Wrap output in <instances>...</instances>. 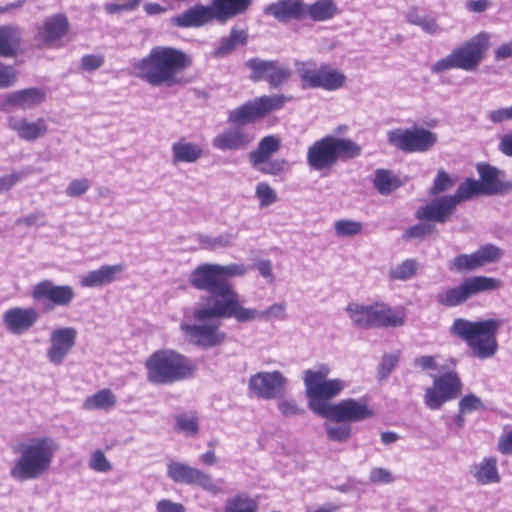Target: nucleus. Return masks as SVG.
I'll use <instances>...</instances> for the list:
<instances>
[{
	"label": "nucleus",
	"mask_w": 512,
	"mask_h": 512,
	"mask_svg": "<svg viewBox=\"0 0 512 512\" xmlns=\"http://www.w3.org/2000/svg\"><path fill=\"white\" fill-rule=\"evenodd\" d=\"M249 267L241 263L226 265L217 263H203L198 265L189 275L190 285L199 290L210 293L202 297L205 302L193 309L196 321L210 319H230L241 295L229 281L233 277H242Z\"/></svg>",
	"instance_id": "f257e3e1"
},
{
	"label": "nucleus",
	"mask_w": 512,
	"mask_h": 512,
	"mask_svg": "<svg viewBox=\"0 0 512 512\" xmlns=\"http://www.w3.org/2000/svg\"><path fill=\"white\" fill-rule=\"evenodd\" d=\"M192 64L184 51L155 46L149 54L132 64L135 75L151 86L172 87L182 82V73Z\"/></svg>",
	"instance_id": "f03ea898"
},
{
	"label": "nucleus",
	"mask_w": 512,
	"mask_h": 512,
	"mask_svg": "<svg viewBox=\"0 0 512 512\" xmlns=\"http://www.w3.org/2000/svg\"><path fill=\"white\" fill-rule=\"evenodd\" d=\"M58 450V442L49 436H34L17 442L12 446L17 457L11 463L10 476L18 482L41 478L50 470Z\"/></svg>",
	"instance_id": "7ed1b4c3"
},
{
	"label": "nucleus",
	"mask_w": 512,
	"mask_h": 512,
	"mask_svg": "<svg viewBox=\"0 0 512 512\" xmlns=\"http://www.w3.org/2000/svg\"><path fill=\"white\" fill-rule=\"evenodd\" d=\"M501 326L500 319L471 321L456 318L449 328V333L464 341L473 357L486 360L493 358L499 349L497 335Z\"/></svg>",
	"instance_id": "20e7f679"
},
{
	"label": "nucleus",
	"mask_w": 512,
	"mask_h": 512,
	"mask_svg": "<svg viewBox=\"0 0 512 512\" xmlns=\"http://www.w3.org/2000/svg\"><path fill=\"white\" fill-rule=\"evenodd\" d=\"M211 5L196 4L171 19L175 26L199 28L216 20L221 24L244 13L252 0H212Z\"/></svg>",
	"instance_id": "39448f33"
},
{
	"label": "nucleus",
	"mask_w": 512,
	"mask_h": 512,
	"mask_svg": "<svg viewBox=\"0 0 512 512\" xmlns=\"http://www.w3.org/2000/svg\"><path fill=\"white\" fill-rule=\"evenodd\" d=\"M491 35L482 31L431 66V72L439 74L451 69L475 71L489 48Z\"/></svg>",
	"instance_id": "423d86ee"
},
{
	"label": "nucleus",
	"mask_w": 512,
	"mask_h": 512,
	"mask_svg": "<svg viewBox=\"0 0 512 512\" xmlns=\"http://www.w3.org/2000/svg\"><path fill=\"white\" fill-rule=\"evenodd\" d=\"M147 379L153 384H170L192 375L195 366L186 356L173 350L154 352L145 363Z\"/></svg>",
	"instance_id": "0eeeda50"
},
{
	"label": "nucleus",
	"mask_w": 512,
	"mask_h": 512,
	"mask_svg": "<svg viewBox=\"0 0 512 512\" xmlns=\"http://www.w3.org/2000/svg\"><path fill=\"white\" fill-rule=\"evenodd\" d=\"M361 147L347 138L325 136L308 148L307 162L314 170H322L335 165L338 160L359 156Z\"/></svg>",
	"instance_id": "6e6552de"
},
{
	"label": "nucleus",
	"mask_w": 512,
	"mask_h": 512,
	"mask_svg": "<svg viewBox=\"0 0 512 512\" xmlns=\"http://www.w3.org/2000/svg\"><path fill=\"white\" fill-rule=\"evenodd\" d=\"M329 373L330 368L321 364L315 369L305 370L303 376L306 396L309 399L308 406L321 417V409L334 405L328 400L339 395L345 388V383L341 379H326Z\"/></svg>",
	"instance_id": "1a4fd4ad"
},
{
	"label": "nucleus",
	"mask_w": 512,
	"mask_h": 512,
	"mask_svg": "<svg viewBox=\"0 0 512 512\" xmlns=\"http://www.w3.org/2000/svg\"><path fill=\"white\" fill-rule=\"evenodd\" d=\"M346 311L352 323L359 328L400 327L405 324L404 308H391L384 302L370 305L350 303Z\"/></svg>",
	"instance_id": "9d476101"
},
{
	"label": "nucleus",
	"mask_w": 512,
	"mask_h": 512,
	"mask_svg": "<svg viewBox=\"0 0 512 512\" xmlns=\"http://www.w3.org/2000/svg\"><path fill=\"white\" fill-rule=\"evenodd\" d=\"M295 69L307 88H321L326 91H336L344 86L346 76L338 69L328 64L317 65L313 60L296 61Z\"/></svg>",
	"instance_id": "9b49d317"
},
{
	"label": "nucleus",
	"mask_w": 512,
	"mask_h": 512,
	"mask_svg": "<svg viewBox=\"0 0 512 512\" xmlns=\"http://www.w3.org/2000/svg\"><path fill=\"white\" fill-rule=\"evenodd\" d=\"M502 287V281L487 276H473L464 279L458 286L447 288L436 296L437 303L446 307H456L469 298L483 292L494 291Z\"/></svg>",
	"instance_id": "f8f14e48"
},
{
	"label": "nucleus",
	"mask_w": 512,
	"mask_h": 512,
	"mask_svg": "<svg viewBox=\"0 0 512 512\" xmlns=\"http://www.w3.org/2000/svg\"><path fill=\"white\" fill-rule=\"evenodd\" d=\"M284 95H269L257 97L243 105L228 112V122L234 125L242 126L253 123L258 119L265 117L274 110H278L287 102Z\"/></svg>",
	"instance_id": "ddd939ff"
},
{
	"label": "nucleus",
	"mask_w": 512,
	"mask_h": 512,
	"mask_svg": "<svg viewBox=\"0 0 512 512\" xmlns=\"http://www.w3.org/2000/svg\"><path fill=\"white\" fill-rule=\"evenodd\" d=\"M432 378V386L427 387L424 393V403L430 410H439L461 394L463 384L455 370L432 375Z\"/></svg>",
	"instance_id": "4468645a"
},
{
	"label": "nucleus",
	"mask_w": 512,
	"mask_h": 512,
	"mask_svg": "<svg viewBox=\"0 0 512 512\" xmlns=\"http://www.w3.org/2000/svg\"><path fill=\"white\" fill-rule=\"evenodd\" d=\"M387 140L390 145L406 153H424L432 149L438 142V135L422 127L396 128L388 131Z\"/></svg>",
	"instance_id": "2eb2a0df"
},
{
	"label": "nucleus",
	"mask_w": 512,
	"mask_h": 512,
	"mask_svg": "<svg viewBox=\"0 0 512 512\" xmlns=\"http://www.w3.org/2000/svg\"><path fill=\"white\" fill-rule=\"evenodd\" d=\"M217 319L198 321L199 323H181L180 330L185 340L199 348L210 349L222 345L226 340V333L221 330Z\"/></svg>",
	"instance_id": "dca6fc26"
},
{
	"label": "nucleus",
	"mask_w": 512,
	"mask_h": 512,
	"mask_svg": "<svg viewBox=\"0 0 512 512\" xmlns=\"http://www.w3.org/2000/svg\"><path fill=\"white\" fill-rule=\"evenodd\" d=\"M167 476L176 484L198 486L212 495L222 492L219 481L214 480L210 474L183 462H169Z\"/></svg>",
	"instance_id": "f3484780"
},
{
	"label": "nucleus",
	"mask_w": 512,
	"mask_h": 512,
	"mask_svg": "<svg viewBox=\"0 0 512 512\" xmlns=\"http://www.w3.org/2000/svg\"><path fill=\"white\" fill-rule=\"evenodd\" d=\"M245 66L251 70L250 79L253 82L266 81L272 88L282 86L292 75L290 67L276 60H263L256 57L247 60Z\"/></svg>",
	"instance_id": "a211bd4d"
},
{
	"label": "nucleus",
	"mask_w": 512,
	"mask_h": 512,
	"mask_svg": "<svg viewBox=\"0 0 512 512\" xmlns=\"http://www.w3.org/2000/svg\"><path fill=\"white\" fill-rule=\"evenodd\" d=\"M35 302H45L44 310L52 311L55 307H67L75 298V291L69 285H56L45 279L35 284L31 290Z\"/></svg>",
	"instance_id": "6ab92c4d"
},
{
	"label": "nucleus",
	"mask_w": 512,
	"mask_h": 512,
	"mask_svg": "<svg viewBox=\"0 0 512 512\" xmlns=\"http://www.w3.org/2000/svg\"><path fill=\"white\" fill-rule=\"evenodd\" d=\"M321 409L322 417L332 422H361L373 416V411L366 401L348 398L335 403L333 406Z\"/></svg>",
	"instance_id": "aec40b11"
},
{
	"label": "nucleus",
	"mask_w": 512,
	"mask_h": 512,
	"mask_svg": "<svg viewBox=\"0 0 512 512\" xmlns=\"http://www.w3.org/2000/svg\"><path fill=\"white\" fill-rule=\"evenodd\" d=\"M502 257V250L493 244L481 246L471 254H459L449 262V269L457 273L475 271L487 264L495 263Z\"/></svg>",
	"instance_id": "412c9836"
},
{
	"label": "nucleus",
	"mask_w": 512,
	"mask_h": 512,
	"mask_svg": "<svg viewBox=\"0 0 512 512\" xmlns=\"http://www.w3.org/2000/svg\"><path fill=\"white\" fill-rule=\"evenodd\" d=\"M287 378L278 370L258 372L249 378V390L258 398L275 399L285 392Z\"/></svg>",
	"instance_id": "4be33fe9"
},
{
	"label": "nucleus",
	"mask_w": 512,
	"mask_h": 512,
	"mask_svg": "<svg viewBox=\"0 0 512 512\" xmlns=\"http://www.w3.org/2000/svg\"><path fill=\"white\" fill-rule=\"evenodd\" d=\"M77 330L74 327L53 329L49 336L50 346L46 357L53 365H61L76 343Z\"/></svg>",
	"instance_id": "5701e85b"
},
{
	"label": "nucleus",
	"mask_w": 512,
	"mask_h": 512,
	"mask_svg": "<svg viewBox=\"0 0 512 512\" xmlns=\"http://www.w3.org/2000/svg\"><path fill=\"white\" fill-rule=\"evenodd\" d=\"M39 317L33 307H13L3 313L2 321L11 334L22 335L37 323Z\"/></svg>",
	"instance_id": "b1692460"
},
{
	"label": "nucleus",
	"mask_w": 512,
	"mask_h": 512,
	"mask_svg": "<svg viewBox=\"0 0 512 512\" xmlns=\"http://www.w3.org/2000/svg\"><path fill=\"white\" fill-rule=\"evenodd\" d=\"M477 171L483 195L504 194L512 191V181H505V171L486 163H479Z\"/></svg>",
	"instance_id": "393cba45"
},
{
	"label": "nucleus",
	"mask_w": 512,
	"mask_h": 512,
	"mask_svg": "<svg viewBox=\"0 0 512 512\" xmlns=\"http://www.w3.org/2000/svg\"><path fill=\"white\" fill-rule=\"evenodd\" d=\"M286 317V304L285 303H274L265 310H258L253 307L243 306V300L237 303L234 311L232 312L230 319L236 320L238 323H249L256 320L269 321L272 319H285Z\"/></svg>",
	"instance_id": "a878e982"
},
{
	"label": "nucleus",
	"mask_w": 512,
	"mask_h": 512,
	"mask_svg": "<svg viewBox=\"0 0 512 512\" xmlns=\"http://www.w3.org/2000/svg\"><path fill=\"white\" fill-rule=\"evenodd\" d=\"M254 140L253 134L235 125L217 134L212 139V146L220 151H239L246 149Z\"/></svg>",
	"instance_id": "bb28decb"
},
{
	"label": "nucleus",
	"mask_w": 512,
	"mask_h": 512,
	"mask_svg": "<svg viewBox=\"0 0 512 512\" xmlns=\"http://www.w3.org/2000/svg\"><path fill=\"white\" fill-rule=\"evenodd\" d=\"M455 201L450 196L437 198L416 211V218L420 221L445 223L456 210Z\"/></svg>",
	"instance_id": "cd10ccee"
},
{
	"label": "nucleus",
	"mask_w": 512,
	"mask_h": 512,
	"mask_svg": "<svg viewBox=\"0 0 512 512\" xmlns=\"http://www.w3.org/2000/svg\"><path fill=\"white\" fill-rule=\"evenodd\" d=\"M265 14L282 23L291 20H304V2L302 0H277L267 5Z\"/></svg>",
	"instance_id": "c85d7f7f"
},
{
	"label": "nucleus",
	"mask_w": 512,
	"mask_h": 512,
	"mask_svg": "<svg viewBox=\"0 0 512 512\" xmlns=\"http://www.w3.org/2000/svg\"><path fill=\"white\" fill-rule=\"evenodd\" d=\"M123 270V264L102 265L100 268L91 270L83 275L80 279V284L86 288L109 285L118 279Z\"/></svg>",
	"instance_id": "c756f323"
},
{
	"label": "nucleus",
	"mask_w": 512,
	"mask_h": 512,
	"mask_svg": "<svg viewBox=\"0 0 512 512\" xmlns=\"http://www.w3.org/2000/svg\"><path fill=\"white\" fill-rule=\"evenodd\" d=\"M8 127L26 141H35L47 132V124L43 118H39L35 122H29L26 118L12 116L8 119Z\"/></svg>",
	"instance_id": "7c9ffc66"
},
{
	"label": "nucleus",
	"mask_w": 512,
	"mask_h": 512,
	"mask_svg": "<svg viewBox=\"0 0 512 512\" xmlns=\"http://www.w3.org/2000/svg\"><path fill=\"white\" fill-rule=\"evenodd\" d=\"M68 28L69 23L64 15H54L45 20L43 26L38 30L37 37L45 45L52 47L67 33Z\"/></svg>",
	"instance_id": "2f4dec72"
},
{
	"label": "nucleus",
	"mask_w": 512,
	"mask_h": 512,
	"mask_svg": "<svg viewBox=\"0 0 512 512\" xmlns=\"http://www.w3.org/2000/svg\"><path fill=\"white\" fill-rule=\"evenodd\" d=\"M470 473L480 485L497 484L501 481L496 457H485L473 464Z\"/></svg>",
	"instance_id": "473e14b6"
},
{
	"label": "nucleus",
	"mask_w": 512,
	"mask_h": 512,
	"mask_svg": "<svg viewBox=\"0 0 512 512\" xmlns=\"http://www.w3.org/2000/svg\"><path fill=\"white\" fill-rule=\"evenodd\" d=\"M172 163H195L203 157L204 151L200 144L189 142L184 138L174 142L171 146Z\"/></svg>",
	"instance_id": "72a5a7b5"
},
{
	"label": "nucleus",
	"mask_w": 512,
	"mask_h": 512,
	"mask_svg": "<svg viewBox=\"0 0 512 512\" xmlns=\"http://www.w3.org/2000/svg\"><path fill=\"white\" fill-rule=\"evenodd\" d=\"M45 99V92L40 88H28L13 92L7 96V103L20 109H31L41 104Z\"/></svg>",
	"instance_id": "f704fd0d"
},
{
	"label": "nucleus",
	"mask_w": 512,
	"mask_h": 512,
	"mask_svg": "<svg viewBox=\"0 0 512 512\" xmlns=\"http://www.w3.org/2000/svg\"><path fill=\"white\" fill-rule=\"evenodd\" d=\"M338 7L334 0H316L311 4L304 3V19L314 22H326L334 18Z\"/></svg>",
	"instance_id": "c9c22d12"
},
{
	"label": "nucleus",
	"mask_w": 512,
	"mask_h": 512,
	"mask_svg": "<svg viewBox=\"0 0 512 512\" xmlns=\"http://www.w3.org/2000/svg\"><path fill=\"white\" fill-rule=\"evenodd\" d=\"M247 40V31L233 27L228 36L220 39L218 47L212 52V56L219 59L225 58L231 55L238 46L245 45Z\"/></svg>",
	"instance_id": "e433bc0d"
},
{
	"label": "nucleus",
	"mask_w": 512,
	"mask_h": 512,
	"mask_svg": "<svg viewBox=\"0 0 512 512\" xmlns=\"http://www.w3.org/2000/svg\"><path fill=\"white\" fill-rule=\"evenodd\" d=\"M279 149L280 140L274 135L266 136L260 140L258 147L249 153V161L253 167H258L270 160Z\"/></svg>",
	"instance_id": "4c0bfd02"
},
{
	"label": "nucleus",
	"mask_w": 512,
	"mask_h": 512,
	"mask_svg": "<svg viewBox=\"0 0 512 512\" xmlns=\"http://www.w3.org/2000/svg\"><path fill=\"white\" fill-rule=\"evenodd\" d=\"M22 33L14 26L0 27V56L13 57L20 49Z\"/></svg>",
	"instance_id": "58836bf2"
},
{
	"label": "nucleus",
	"mask_w": 512,
	"mask_h": 512,
	"mask_svg": "<svg viewBox=\"0 0 512 512\" xmlns=\"http://www.w3.org/2000/svg\"><path fill=\"white\" fill-rule=\"evenodd\" d=\"M405 19L409 24L420 27L428 35L438 36L443 32L435 17L421 15L415 8H411L405 13Z\"/></svg>",
	"instance_id": "ea45409f"
},
{
	"label": "nucleus",
	"mask_w": 512,
	"mask_h": 512,
	"mask_svg": "<svg viewBox=\"0 0 512 512\" xmlns=\"http://www.w3.org/2000/svg\"><path fill=\"white\" fill-rule=\"evenodd\" d=\"M237 238L236 234L224 232L217 236H209L204 234L197 235V241L202 249L216 250L220 248H230L234 245Z\"/></svg>",
	"instance_id": "a19ab883"
},
{
	"label": "nucleus",
	"mask_w": 512,
	"mask_h": 512,
	"mask_svg": "<svg viewBox=\"0 0 512 512\" xmlns=\"http://www.w3.org/2000/svg\"><path fill=\"white\" fill-rule=\"evenodd\" d=\"M224 512H258V502L247 494L240 493L226 499Z\"/></svg>",
	"instance_id": "79ce46f5"
},
{
	"label": "nucleus",
	"mask_w": 512,
	"mask_h": 512,
	"mask_svg": "<svg viewBox=\"0 0 512 512\" xmlns=\"http://www.w3.org/2000/svg\"><path fill=\"white\" fill-rule=\"evenodd\" d=\"M116 401V396L110 389H102L87 397L83 406L87 410H108L115 406Z\"/></svg>",
	"instance_id": "37998d69"
},
{
	"label": "nucleus",
	"mask_w": 512,
	"mask_h": 512,
	"mask_svg": "<svg viewBox=\"0 0 512 512\" xmlns=\"http://www.w3.org/2000/svg\"><path fill=\"white\" fill-rule=\"evenodd\" d=\"M417 270L418 262L409 258L391 266L388 271V279L391 281H407L416 275Z\"/></svg>",
	"instance_id": "c03bdc74"
},
{
	"label": "nucleus",
	"mask_w": 512,
	"mask_h": 512,
	"mask_svg": "<svg viewBox=\"0 0 512 512\" xmlns=\"http://www.w3.org/2000/svg\"><path fill=\"white\" fill-rule=\"evenodd\" d=\"M373 183L382 195H388L400 186L398 178L391 171L385 169L376 170Z\"/></svg>",
	"instance_id": "a18cd8bd"
},
{
	"label": "nucleus",
	"mask_w": 512,
	"mask_h": 512,
	"mask_svg": "<svg viewBox=\"0 0 512 512\" xmlns=\"http://www.w3.org/2000/svg\"><path fill=\"white\" fill-rule=\"evenodd\" d=\"M324 428L327 438L333 442L343 443L351 436V424L345 422L331 421L330 423H325Z\"/></svg>",
	"instance_id": "49530a36"
},
{
	"label": "nucleus",
	"mask_w": 512,
	"mask_h": 512,
	"mask_svg": "<svg viewBox=\"0 0 512 512\" xmlns=\"http://www.w3.org/2000/svg\"><path fill=\"white\" fill-rule=\"evenodd\" d=\"M482 194L480 183L474 179H467L461 183L454 195L450 197L455 201L456 206L465 200L471 199L473 196Z\"/></svg>",
	"instance_id": "de8ad7c7"
},
{
	"label": "nucleus",
	"mask_w": 512,
	"mask_h": 512,
	"mask_svg": "<svg viewBox=\"0 0 512 512\" xmlns=\"http://www.w3.org/2000/svg\"><path fill=\"white\" fill-rule=\"evenodd\" d=\"M361 222L351 219H340L335 221L334 230L338 237H353L362 232Z\"/></svg>",
	"instance_id": "09e8293b"
},
{
	"label": "nucleus",
	"mask_w": 512,
	"mask_h": 512,
	"mask_svg": "<svg viewBox=\"0 0 512 512\" xmlns=\"http://www.w3.org/2000/svg\"><path fill=\"white\" fill-rule=\"evenodd\" d=\"M177 429L187 436H195L199 431L198 419L194 413H182L175 416Z\"/></svg>",
	"instance_id": "8fccbe9b"
},
{
	"label": "nucleus",
	"mask_w": 512,
	"mask_h": 512,
	"mask_svg": "<svg viewBox=\"0 0 512 512\" xmlns=\"http://www.w3.org/2000/svg\"><path fill=\"white\" fill-rule=\"evenodd\" d=\"M255 195L259 200L260 207L270 206L277 201L276 191L266 182L257 184Z\"/></svg>",
	"instance_id": "3c124183"
},
{
	"label": "nucleus",
	"mask_w": 512,
	"mask_h": 512,
	"mask_svg": "<svg viewBox=\"0 0 512 512\" xmlns=\"http://www.w3.org/2000/svg\"><path fill=\"white\" fill-rule=\"evenodd\" d=\"M454 185L451 177L443 170L439 169L433 181V185L429 189L430 196H436L452 188Z\"/></svg>",
	"instance_id": "603ef678"
},
{
	"label": "nucleus",
	"mask_w": 512,
	"mask_h": 512,
	"mask_svg": "<svg viewBox=\"0 0 512 512\" xmlns=\"http://www.w3.org/2000/svg\"><path fill=\"white\" fill-rule=\"evenodd\" d=\"M485 406L482 400L474 395L467 394L459 401L460 413H472L479 410H484Z\"/></svg>",
	"instance_id": "864d4df0"
},
{
	"label": "nucleus",
	"mask_w": 512,
	"mask_h": 512,
	"mask_svg": "<svg viewBox=\"0 0 512 512\" xmlns=\"http://www.w3.org/2000/svg\"><path fill=\"white\" fill-rule=\"evenodd\" d=\"M434 230H435V225H433L431 223H418V224L406 229L403 234V238L406 240L419 239V238H422L426 235L433 233Z\"/></svg>",
	"instance_id": "5fc2aeb1"
},
{
	"label": "nucleus",
	"mask_w": 512,
	"mask_h": 512,
	"mask_svg": "<svg viewBox=\"0 0 512 512\" xmlns=\"http://www.w3.org/2000/svg\"><path fill=\"white\" fill-rule=\"evenodd\" d=\"M16 224L27 227H43L47 224L46 214L42 211H35L18 218Z\"/></svg>",
	"instance_id": "6e6d98bb"
},
{
	"label": "nucleus",
	"mask_w": 512,
	"mask_h": 512,
	"mask_svg": "<svg viewBox=\"0 0 512 512\" xmlns=\"http://www.w3.org/2000/svg\"><path fill=\"white\" fill-rule=\"evenodd\" d=\"M90 189V182L86 178L72 180L66 187L65 193L69 197H79Z\"/></svg>",
	"instance_id": "4d7b16f0"
},
{
	"label": "nucleus",
	"mask_w": 512,
	"mask_h": 512,
	"mask_svg": "<svg viewBox=\"0 0 512 512\" xmlns=\"http://www.w3.org/2000/svg\"><path fill=\"white\" fill-rule=\"evenodd\" d=\"M89 467L96 472H107L111 470V464L100 450H96L92 453Z\"/></svg>",
	"instance_id": "13d9d810"
},
{
	"label": "nucleus",
	"mask_w": 512,
	"mask_h": 512,
	"mask_svg": "<svg viewBox=\"0 0 512 512\" xmlns=\"http://www.w3.org/2000/svg\"><path fill=\"white\" fill-rule=\"evenodd\" d=\"M286 165L287 163L285 160H268L265 164H261L254 168L264 174L276 176L285 171Z\"/></svg>",
	"instance_id": "bf43d9fd"
},
{
	"label": "nucleus",
	"mask_w": 512,
	"mask_h": 512,
	"mask_svg": "<svg viewBox=\"0 0 512 512\" xmlns=\"http://www.w3.org/2000/svg\"><path fill=\"white\" fill-rule=\"evenodd\" d=\"M369 479L373 483L390 484L394 482L395 478L392 473L382 467L373 468L370 472Z\"/></svg>",
	"instance_id": "052dcab7"
},
{
	"label": "nucleus",
	"mask_w": 512,
	"mask_h": 512,
	"mask_svg": "<svg viewBox=\"0 0 512 512\" xmlns=\"http://www.w3.org/2000/svg\"><path fill=\"white\" fill-rule=\"evenodd\" d=\"M278 409L284 417L302 414L304 410L294 400L282 399L278 402Z\"/></svg>",
	"instance_id": "680f3d73"
},
{
	"label": "nucleus",
	"mask_w": 512,
	"mask_h": 512,
	"mask_svg": "<svg viewBox=\"0 0 512 512\" xmlns=\"http://www.w3.org/2000/svg\"><path fill=\"white\" fill-rule=\"evenodd\" d=\"M156 512H186V507L170 499H161L156 503Z\"/></svg>",
	"instance_id": "e2e57ef3"
},
{
	"label": "nucleus",
	"mask_w": 512,
	"mask_h": 512,
	"mask_svg": "<svg viewBox=\"0 0 512 512\" xmlns=\"http://www.w3.org/2000/svg\"><path fill=\"white\" fill-rule=\"evenodd\" d=\"M104 63L101 55L88 54L81 59V68L85 71H94L100 68Z\"/></svg>",
	"instance_id": "0e129e2a"
},
{
	"label": "nucleus",
	"mask_w": 512,
	"mask_h": 512,
	"mask_svg": "<svg viewBox=\"0 0 512 512\" xmlns=\"http://www.w3.org/2000/svg\"><path fill=\"white\" fill-rule=\"evenodd\" d=\"M486 118L489 120V122L495 125L510 121L507 107L488 111Z\"/></svg>",
	"instance_id": "69168bd1"
},
{
	"label": "nucleus",
	"mask_w": 512,
	"mask_h": 512,
	"mask_svg": "<svg viewBox=\"0 0 512 512\" xmlns=\"http://www.w3.org/2000/svg\"><path fill=\"white\" fill-rule=\"evenodd\" d=\"M497 450L503 455H512V430L499 436Z\"/></svg>",
	"instance_id": "338daca9"
},
{
	"label": "nucleus",
	"mask_w": 512,
	"mask_h": 512,
	"mask_svg": "<svg viewBox=\"0 0 512 512\" xmlns=\"http://www.w3.org/2000/svg\"><path fill=\"white\" fill-rule=\"evenodd\" d=\"M498 150L503 155L512 158V129L500 136Z\"/></svg>",
	"instance_id": "774afa93"
}]
</instances>
